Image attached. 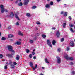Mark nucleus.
<instances>
[{
  "label": "nucleus",
  "instance_id": "37",
  "mask_svg": "<svg viewBox=\"0 0 75 75\" xmlns=\"http://www.w3.org/2000/svg\"><path fill=\"white\" fill-rule=\"evenodd\" d=\"M7 65H6L4 67V69H7Z\"/></svg>",
  "mask_w": 75,
  "mask_h": 75
},
{
  "label": "nucleus",
  "instance_id": "9",
  "mask_svg": "<svg viewBox=\"0 0 75 75\" xmlns=\"http://www.w3.org/2000/svg\"><path fill=\"white\" fill-rule=\"evenodd\" d=\"M18 34L21 36H23V34L22 33L21 31L19 32Z\"/></svg>",
  "mask_w": 75,
  "mask_h": 75
},
{
  "label": "nucleus",
  "instance_id": "38",
  "mask_svg": "<svg viewBox=\"0 0 75 75\" xmlns=\"http://www.w3.org/2000/svg\"><path fill=\"white\" fill-rule=\"evenodd\" d=\"M36 8V6H34L32 7V8L33 9H35V8Z\"/></svg>",
  "mask_w": 75,
  "mask_h": 75
},
{
  "label": "nucleus",
  "instance_id": "34",
  "mask_svg": "<svg viewBox=\"0 0 75 75\" xmlns=\"http://www.w3.org/2000/svg\"><path fill=\"white\" fill-rule=\"evenodd\" d=\"M11 68H14L15 66L14 65H11Z\"/></svg>",
  "mask_w": 75,
  "mask_h": 75
},
{
  "label": "nucleus",
  "instance_id": "46",
  "mask_svg": "<svg viewBox=\"0 0 75 75\" xmlns=\"http://www.w3.org/2000/svg\"><path fill=\"white\" fill-rule=\"evenodd\" d=\"M32 54H33V55H35V52H32Z\"/></svg>",
  "mask_w": 75,
  "mask_h": 75
},
{
  "label": "nucleus",
  "instance_id": "50",
  "mask_svg": "<svg viewBox=\"0 0 75 75\" xmlns=\"http://www.w3.org/2000/svg\"><path fill=\"white\" fill-rule=\"evenodd\" d=\"M67 51H69V47H67Z\"/></svg>",
  "mask_w": 75,
  "mask_h": 75
},
{
  "label": "nucleus",
  "instance_id": "12",
  "mask_svg": "<svg viewBox=\"0 0 75 75\" xmlns=\"http://www.w3.org/2000/svg\"><path fill=\"white\" fill-rule=\"evenodd\" d=\"M20 58V56L19 55H18L17 56V57L16 58V59L18 61V60H19V58Z\"/></svg>",
  "mask_w": 75,
  "mask_h": 75
},
{
  "label": "nucleus",
  "instance_id": "6",
  "mask_svg": "<svg viewBox=\"0 0 75 75\" xmlns=\"http://www.w3.org/2000/svg\"><path fill=\"white\" fill-rule=\"evenodd\" d=\"M57 62L58 64H59L61 62V58L57 56Z\"/></svg>",
  "mask_w": 75,
  "mask_h": 75
},
{
  "label": "nucleus",
  "instance_id": "2",
  "mask_svg": "<svg viewBox=\"0 0 75 75\" xmlns=\"http://www.w3.org/2000/svg\"><path fill=\"white\" fill-rule=\"evenodd\" d=\"M7 48L9 51H14V50H13V47L11 46H8L7 47Z\"/></svg>",
  "mask_w": 75,
  "mask_h": 75
},
{
  "label": "nucleus",
  "instance_id": "49",
  "mask_svg": "<svg viewBox=\"0 0 75 75\" xmlns=\"http://www.w3.org/2000/svg\"><path fill=\"white\" fill-rule=\"evenodd\" d=\"M12 64V62H11V61H9V64L10 65H11V64Z\"/></svg>",
  "mask_w": 75,
  "mask_h": 75
},
{
  "label": "nucleus",
  "instance_id": "58",
  "mask_svg": "<svg viewBox=\"0 0 75 75\" xmlns=\"http://www.w3.org/2000/svg\"><path fill=\"white\" fill-rule=\"evenodd\" d=\"M6 64H7V65H9V63H8V62H7L6 63Z\"/></svg>",
  "mask_w": 75,
  "mask_h": 75
},
{
  "label": "nucleus",
  "instance_id": "55",
  "mask_svg": "<svg viewBox=\"0 0 75 75\" xmlns=\"http://www.w3.org/2000/svg\"><path fill=\"white\" fill-rule=\"evenodd\" d=\"M74 74H75V72L74 71H72V74L74 75Z\"/></svg>",
  "mask_w": 75,
  "mask_h": 75
},
{
  "label": "nucleus",
  "instance_id": "3",
  "mask_svg": "<svg viewBox=\"0 0 75 75\" xmlns=\"http://www.w3.org/2000/svg\"><path fill=\"white\" fill-rule=\"evenodd\" d=\"M74 41L71 40L70 42V46H71V47H74Z\"/></svg>",
  "mask_w": 75,
  "mask_h": 75
},
{
  "label": "nucleus",
  "instance_id": "40",
  "mask_svg": "<svg viewBox=\"0 0 75 75\" xmlns=\"http://www.w3.org/2000/svg\"><path fill=\"white\" fill-rule=\"evenodd\" d=\"M16 25H19V23H18V22H17L16 23Z\"/></svg>",
  "mask_w": 75,
  "mask_h": 75
},
{
  "label": "nucleus",
  "instance_id": "33",
  "mask_svg": "<svg viewBox=\"0 0 75 75\" xmlns=\"http://www.w3.org/2000/svg\"><path fill=\"white\" fill-rule=\"evenodd\" d=\"M57 51H58V52H60V51H61V48H58L57 49Z\"/></svg>",
  "mask_w": 75,
  "mask_h": 75
},
{
  "label": "nucleus",
  "instance_id": "51",
  "mask_svg": "<svg viewBox=\"0 0 75 75\" xmlns=\"http://www.w3.org/2000/svg\"><path fill=\"white\" fill-rule=\"evenodd\" d=\"M69 19L70 20H72V18H71V16H69Z\"/></svg>",
  "mask_w": 75,
  "mask_h": 75
},
{
  "label": "nucleus",
  "instance_id": "35",
  "mask_svg": "<svg viewBox=\"0 0 75 75\" xmlns=\"http://www.w3.org/2000/svg\"><path fill=\"white\" fill-rule=\"evenodd\" d=\"M61 42H62L63 41H64V38H62L61 40Z\"/></svg>",
  "mask_w": 75,
  "mask_h": 75
},
{
  "label": "nucleus",
  "instance_id": "11",
  "mask_svg": "<svg viewBox=\"0 0 75 75\" xmlns=\"http://www.w3.org/2000/svg\"><path fill=\"white\" fill-rule=\"evenodd\" d=\"M56 43V42L55 40H53L52 42V44L53 45H55V43Z\"/></svg>",
  "mask_w": 75,
  "mask_h": 75
},
{
  "label": "nucleus",
  "instance_id": "48",
  "mask_svg": "<svg viewBox=\"0 0 75 75\" xmlns=\"http://www.w3.org/2000/svg\"><path fill=\"white\" fill-rule=\"evenodd\" d=\"M64 12H63V11H62L61 13V14H64Z\"/></svg>",
  "mask_w": 75,
  "mask_h": 75
},
{
  "label": "nucleus",
  "instance_id": "63",
  "mask_svg": "<svg viewBox=\"0 0 75 75\" xmlns=\"http://www.w3.org/2000/svg\"><path fill=\"white\" fill-rule=\"evenodd\" d=\"M40 75H43L42 74H40Z\"/></svg>",
  "mask_w": 75,
  "mask_h": 75
},
{
  "label": "nucleus",
  "instance_id": "45",
  "mask_svg": "<svg viewBox=\"0 0 75 75\" xmlns=\"http://www.w3.org/2000/svg\"><path fill=\"white\" fill-rule=\"evenodd\" d=\"M8 29L9 30H11V27L10 26H9L8 27Z\"/></svg>",
  "mask_w": 75,
  "mask_h": 75
},
{
  "label": "nucleus",
  "instance_id": "44",
  "mask_svg": "<svg viewBox=\"0 0 75 75\" xmlns=\"http://www.w3.org/2000/svg\"><path fill=\"white\" fill-rule=\"evenodd\" d=\"M50 4L51 6L53 5V4H54L53 3V2H51L50 3Z\"/></svg>",
  "mask_w": 75,
  "mask_h": 75
},
{
  "label": "nucleus",
  "instance_id": "7",
  "mask_svg": "<svg viewBox=\"0 0 75 75\" xmlns=\"http://www.w3.org/2000/svg\"><path fill=\"white\" fill-rule=\"evenodd\" d=\"M56 35L57 37H59L60 35V32L59 31H58L56 32Z\"/></svg>",
  "mask_w": 75,
  "mask_h": 75
},
{
  "label": "nucleus",
  "instance_id": "10",
  "mask_svg": "<svg viewBox=\"0 0 75 75\" xmlns=\"http://www.w3.org/2000/svg\"><path fill=\"white\" fill-rule=\"evenodd\" d=\"M10 16L11 17H14V13L13 12L11 13Z\"/></svg>",
  "mask_w": 75,
  "mask_h": 75
},
{
  "label": "nucleus",
  "instance_id": "8",
  "mask_svg": "<svg viewBox=\"0 0 75 75\" xmlns=\"http://www.w3.org/2000/svg\"><path fill=\"white\" fill-rule=\"evenodd\" d=\"M13 55L11 54H6V56H7L9 58H13Z\"/></svg>",
  "mask_w": 75,
  "mask_h": 75
},
{
  "label": "nucleus",
  "instance_id": "18",
  "mask_svg": "<svg viewBox=\"0 0 75 75\" xmlns=\"http://www.w3.org/2000/svg\"><path fill=\"white\" fill-rule=\"evenodd\" d=\"M69 59L70 61H73V60H74V59L72 57H70L69 58Z\"/></svg>",
  "mask_w": 75,
  "mask_h": 75
},
{
  "label": "nucleus",
  "instance_id": "15",
  "mask_svg": "<svg viewBox=\"0 0 75 75\" xmlns=\"http://www.w3.org/2000/svg\"><path fill=\"white\" fill-rule=\"evenodd\" d=\"M15 17L16 18H17V19H18V20H19V18H18V16H17V14H15Z\"/></svg>",
  "mask_w": 75,
  "mask_h": 75
},
{
  "label": "nucleus",
  "instance_id": "23",
  "mask_svg": "<svg viewBox=\"0 0 75 75\" xmlns=\"http://www.w3.org/2000/svg\"><path fill=\"white\" fill-rule=\"evenodd\" d=\"M37 65L36 64L35 65V68H33V70H35V69L37 68Z\"/></svg>",
  "mask_w": 75,
  "mask_h": 75
},
{
  "label": "nucleus",
  "instance_id": "32",
  "mask_svg": "<svg viewBox=\"0 0 75 75\" xmlns=\"http://www.w3.org/2000/svg\"><path fill=\"white\" fill-rule=\"evenodd\" d=\"M36 24L38 25L39 24H41V23L39 21H38L36 22Z\"/></svg>",
  "mask_w": 75,
  "mask_h": 75
},
{
  "label": "nucleus",
  "instance_id": "39",
  "mask_svg": "<svg viewBox=\"0 0 75 75\" xmlns=\"http://www.w3.org/2000/svg\"><path fill=\"white\" fill-rule=\"evenodd\" d=\"M3 55L1 54H0V58H3Z\"/></svg>",
  "mask_w": 75,
  "mask_h": 75
},
{
  "label": "nucleus",
  "instance_id": "5",
  "mask_svg": "<svg viewBox=\"0 0 75 75\" xmlns=\"http://www.w3.org/2000/svg\"><path fill=\"white\" fill-rule=\"evenodd\" d=\"M24 1V2L23 4L24 5H27L28 4V3L29 2V0H25Z\"/></svg>",
  "mask_w": 75,
  "mask_h": 75
},
{
  "label": "nucleus",
  "instance_id": "17",
  "mask_svg": "<svg viewBox=\"0 0 75 75\" xmlns=\"http://www.w3.org/2000/svg\"><path fill=\"white\" fill-rule=\"evenodd\" d=\"M65 58L66 59H69V57L68 56V55H67L65 56Z\"/></svg>",
  "mask_w": 75,
  "mask_h": 75
},
{
  "label": "nucleus",
  "instance_id": "28",
  "mask_svg": "<svg viewBox=\"0 0 75 75\" xmlns=\"http://www.w3.org/2000/svg\"><path fill=\"white\" fill-rule=\"evenodd\" d=\"M42 36L43 38H45L46 37V35H42Z\"/></svg>",
  "mask_w": 75,
  "mask_h": 75
},
{
  "label": "nucleus",
  "instance_id": "53",
  "mask_svg": "<svg viewBox=\"0 0 75 75\" xmlns=\"http://www.w3.org/2000/svg\"><path fill=\"white\" fill-rule=\"evenodd\" d=\"M34 59H36V57L35 56H34L33 57Z\"/></svg>",
  "mask_w": 75,
  "mask_h": 75
},
{
  "label": "nucleus",
  "instance_id": "62",
  "mask_svg": "<svg viewBox=\"0 0 75 75\" xmlns=\"http://www.w3.org/2000/svg\"><path fill=\"white\" fill-rule=\"evenodd\" d=\"M35 40H36V39H37V38H36V37H35Z\"/></svg>",
  "mask_w": 75,
  "mask_h": 75
},
{
  "label": "nucleus",
  "instance_id": "16",
  "mask_svg": "<svg viewBox=\"0 0 75 75\" xmlns=\"http://www.w3.org/2000/svg\"><path fill=\"white\" fill-rule=\"evenodd\" d=\"M11 52L12 55H14L15 54V51H14V50H13V51H11Z\"/></svg>",
  "mask_w": 75,
  "mask_h": 75
},
{
  "label": "nucleus",
  "instance_id": "36",
  "mask_svg": "<svg viewBox=\"0 0 75 75\" xmlns=\"http://www.w3.org/2000/svg\"><path fill=\"white\" fill-rule=\"evenodd\" d=\"M29 57L30 58H32V57H33V56H32V54H30Z\"/></svg>",
  "mask_w": 75,
  "mask_h": 75
},
{
  "label": "nucleus",
  "instance_id": "20",
  "mask_svg": "<svg viewBox=\"0 0 75 75\" xmlns=\"http://www.w3.org/2000/svg\"><path fill=\"white\" fill-rule=\"evenodd\" d=\"M45 61L47 64H48V63H49V62L48 61V59H45Z\"/></svg>",
  "mask_w": 75,
  "mask_h": 75
},
{
  "label": "nucleus",
  "instance_id": "29",
  "mask_svg": "<svg viewBox=\"0 0 75 75\" xmlns=\"http://www.w3.org/2000/svg\"><path fill=\"white\" fill-rule=\"evenodd\" d=\"M30 52V50H29L28 49H27L26 50V53H28V52Z\"/></svg>",
  "mask_w": 75,
  "mask_h": 75
},
{
  "label": "nucleus",
  "instance_id": "13",
  "mask_svg": "<svg viewBox=\"0 0 75 75\" xmlns=\"http://www.w3.org/2000/svg\"><path fill=\"white\" fill-rule=\"evenodd\" d=\"M26 15L27 17H30V16H31V15L29 13H27L26 14Z\"/></svg>",
  "mask_w": 75,
  "mask_h": 75
},
{
  "label": "nucleus",
  "instance_id": "1",
  "mask_svg": "<svg viewBox=\"0 0 75 75\" xmlns=\"http://www.w3.org/2000/svg\"><path fill=\"white\" fill-rule=\"evenodd\" d=\"M4 6L3 5H0V7L1 8V13H3L4 11H5V12H8V11L7 9L4 10Z\"/></svg>",
  "mask_w": 75,
  "mask_h": 75
},
{
  "label": "nucleus",
  "instance_id": "52",
  "mask_svg": "<svg viewBox=\"0 0 75 75\" xmlns=\"http://www.w3.org/2000/svg\"><path fill=\"white\" fill-rule=\"evenodd\" d=\"M13 64L14 65H17V63L16 62H14L13 63Z\"/></svg>",
  "mask_w": 75,
  "mask_h": 75
},
{
  "label": "nucleus",
  "instance_id": "25",
  "mask_svg": "<svg viewBox=\"0 0 75 75\" xmlns=\"http://www.w3.org/2000/svg\"><path fill=\"white\" fill-rule=\"evenodd\" d=\"M33 63H30V67H32V68H33Z\"/></svg>",
  "mask_w": 75,
  "mask_h": 75
},
{
  "label": "nucleus",
  "instance_id": "26",
  "mask_svg": "<svg viewBox=\"0 0 75 75\" xmlns=\"http://www.w3.org/2000/svg\"><path fill=\"white\" fill-rule=\"evenodd\" d=\"M63 14L64 16H67V13L66 12H64Z\"/></svg>",
  "mask_w": 75,
  "mask_h": 75
},
{
  "label": "nucleus",
  "instance_id": "19",
  "mask_svg": "<svg viewBox=\"0 0 75 75\" xmlns=\"http://www.w3.org/2000/svg\"><path fill=\"white\" fill-rule=\"evenodd\" d=\"M19 6H22L23 5V4L21 2H20L18 4Z\"/></svg>",
  "mask_w": 75,
  "mask_h": 75
},
{
  "label": "nucleus",
  "instance_id": "41",
  "mask_svg": "<svg viewBox=\"0 0 75 75\" xmlns=\"http://www.w3.org/2000/svg\"><path fill=\"white\" fill-rule=\"evenodd\" d=\"M69 64L70 65H74V63H73V62H71L70 63H69Z\"/></svg>",
  "mask_w": 75,
  "mask_h": 75
},
{
  "label": "nucleus",
  "instance_id": "14",
  "mask_svg": "<svg viewBox=\"0 0 75 75\" xmlns=\"http://www.w3.org/2000/svg\"><path fill=\"white\" fill-rule=\"evenodd\" d=\"M16 44L17 45H20L21 44V42L19 41H17Z\"/></svg>",
  "mask_w": 75,
  "mask_h": 75
},
{
  "label": "nucleus",
  "instance_id": "27",
  "mask_svg": "<svg viewBox=\"0 0 75 75\" xmlns=\"http://www.w3.org/2000/svg\"><path fill=\"white\" fill-rule=\"evenodd\" d=\"M70 31H71V33H74V30H73V29H72V28H71L70 29Z\"/></svg>",
  "mask_w": 75,
  "mask_h": 75
},
{
  "label": "nucleus",
  "instance_id": "56",
  "mask_svg": "<svg viewBox=\"0 0 75 75\" xmlns=\"http://www.w3.org/2000/svg\"><path fill=\"white\" fill-rule=\"evenodd\" d=\"M64 5L65 6L64 7H67V4H64Z\"/></svg>",
  "mask_w": 75,
  "mask_h": 75
},
{
  "label": "nucleus",
  "instance_id": "31",
  "mask_svg": "<svg viewBox=\"0 0 75 75\" xmlns=\"http://www.w3.org/2000/svg\"><path fill=\"white\" fill-rule=\"evenodd\" d=\"M1 40H6V38L4 37H2Z\"/></svg>",
  "mask_w": 75,
  "mask_h": 75
},
{
  "label": "nucleus",
  "instance_id": "61",
  "mask_svg": "<svg viewBox=\"0 0 75 75\" xmlns=\"http://www.w3.org/2000/svg\"><path fill=\"white\" fill-rule=\"evenodd\" d=\"M10 41H13V40H12V39H11V40H10Z\"/></svg>",
  "mask_w": 75,
  "mask_h": 75
},
{
  "label": "nucleus",
  "instance_id": "21",
  "mask_svg": "<svg viewBox=\"0 0 75 75\" xmlns=\"http://www.w3.org/2000/svg\"><path fill=\"white\" fill-rule=\"evenodd\" d=\"M13 37V35L10 34L8 35V37L11 38V37Z\"/></svg>",
  "mask_w": 75,
  "mask_h": 75
},
{
  "label": "nucleus",
  "instance_id": "22",
  "mask_svg": "<svg viewBox=\"0 0 75 75\" xmlns=\"http://www.w3.org/2000/svg\"><path fill=\"white\" fill-rule=\"evenodd\" d=\"M33 42H34V41L33 40H29L30 43H31V44L33 43Z\"/></svg>",
  "mask_w": 75,
  "mask_h": 75
},
{
  "label": "nucleus",
  "instance_id": "30",
  "mask_svg": "<svg viewBox=\"0 0 75 75\" xmlns=\"http://www.w3.org/2000/svg\"><path fill=\"white\" fill-rule=\"evenodd\" d=\"M66 25V23H64L63 24V27H65Z\"/></svg>",
  "mask_w": 75,
  "mask_h": 75
},
{
  "label": "nucleus",
  "instance_id": "42",
  "mask_svg": "<svg viewBox=\"0 0 75 75\" xmlns=\"http://www.w3.org/2000/svg\"><path fill=\"white\" fill-rule=\"evenodd\" d=\"M36 34V35H37L38 36H39V35H40V33H37Z\"/></svg>",
  "mask_w": 75,
  "mask_h": 75
},
{
  "label": "nucleus",
  "instance_id": "43",
  "mask_svg": "<svg viewBox=\"0 0 75 75\" xmlns=\"http://www.w3.org/2000/svg\"><path fill=\"white\" fill-rule=\"evenodd\" d=\"M69 26L70 27H74V25L71 24V25H69Z\"/></svg>",
  "mask_w": 75,
  "mask_h": 75
},
{
  "label": "nucleus",
  "instance_id": "24",
  "mask_svg": "<svg viewBox=\"0 0 75 75\" xmlns=\"http://www.w3.org/2000/svg\"><path fill=\"white\" fill-rule=\"evenodd\" d=\"M50 7V5H49L48 4L46 5L45 6V7H46V8H49V7Z\"/></svg>",
  "mask_w": 75,
  "mask_h": 75
},
{
  "label": "nucleus",
  "instance_id": "54",
  "mask_svg": "<svg viewBox=\"0 0 75 75\" xmlns=\"http://www.w3.org/2000/svg\"><path fill=\"white\" fill-rule=\"evenodd\" d=\"M52 29H53V30H55L56 29V28L55 27H53V28H52Z\"/></svg>",
  "mask_w": 75,
  "mask_h": 75
},
{
  "label": "nucleus",
  "instance_id": "64",
  "mask_svg": "<svg viewBox=\"0 0 75 75\" xmlns=\"http://www.w3.org/2000/svg\"><path fill=\"white\" fill-rule=\"evenodd\" d=\"M1 35V33L0 32V36Z\"/></svg>",
  "mask_w": 75,
  "mask_h": 75
},
{
  "label": "nucleus",
  "instance_id": "47",
  "mask_svg": "<svg viewBox=\"0 0 75 75\" xmlns=\"http://www.w3.org/2000/svg\"><path fill=\"white\" fill-rule=\"evenodd\" d=\"M21 0H18V1H16V3H18V1H21Z\"/></svg>",
  "mask_w": 75,
  "mask_h": 75
},
{
  "label": "nucleus",
  "instance_id": "4",
  "mask_svg": "<svg viewBox=\"0 0 75 75\" xmlns=\"http://www.w3.org/2000/svg\"><path fill=\"white\" fill-rule=\"evenodd\" d=\"M47 44L49 47H52V45H51V43L50 41V40H47Z\"/></svg>",
  "mask_w": 75,
  "mask_h": 75
},
{
  "label": "nucleus",
  "instance_id": "57",
  "mask_svg": "<svg viewBox=\"0 0 75 75\" xmlns=\"http://www.w3.org/2000/svg\"><path fill=\"white\" fill-rule=\"evenodd\" d=\"M57 0V2H59L60 1H61V0Z\"/></svg>",
  "mask_w": 75,
  "mask_h": 75
},
{
  "label": "nucleus",
  "instance_id": "59",
  "mask_svg": "<svg viewBox=\"0 0 75 75\" xmlns=\"http://www.w3.org/2000/svg\"><path fill=\"white\" fill-rule=\"evenodd\" d=\"M42 69H44V67H42Z\"/></svg>",
  "mask_w": 75,
  "mask_h": 75
},
{
  "label": "nucleus",
  "instance_id": "60",
  "mask_svg": "<svg viewBox=\"0 0 75 75\" xmlns=\"http://www.w3.org/2000/svg\"><path fill=\"white\" fill-rule=\"evenodd\" d=\"M35 49H34L33 50V51L34 52V51H35Z\"/></svg>",
  "mask_w": 75,
  "mask_h": 75
}]
</instances>
